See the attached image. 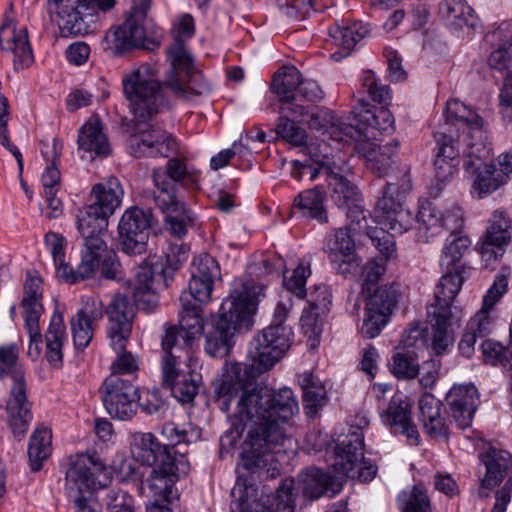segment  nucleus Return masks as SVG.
I'll list each match as a JSON object with an SVG mask.
<instances>
[{"mask_svg":"<svg viewBox=\"0 0 512 512\" xmlns=\"http://www.w3.org/2000/svg\"><path fill=\"white\" fill-rule=\"evenodd\" d=\"M264 286L252 283H235L233 291L222 302L213 328L206 335L205 350L213 357L228 354L234 333L251 324L257 302L264 295Z\"/></svg>","mask_w":512,"mask_h":512,"instance_id":"1","label":"nucleus"},{"mask_svg":"<svg viewBox=\"0 0 512 512\" xmlns=\"http://www.w3.org/2000/svg\"><path fill=\"white\" fill-rule=\"evenodd\" d=\"M445 126L461 133L455 138L459 140V148H463V167L466 173L482 169L491 163V148L483 119L470 107L454 99L446 104L444 111Z\"/></svg>","mask_w":512,"mask_h":512,"instance_id":"2","label":"nucleus"},{"mask_svg":"<svg viewBox=\"0 0 512 512\" xmlns=\"http://www.w3.org/2000/svg\"><path fill=\"white\" fill-rule=\"evenodd\" d=\"M124 191L116 177L93 186V203L78 209L77 229L84 240V249L104 248L103 236L107 232L108 218L120 206Z\"/></svg>","mask_w":512,"mask_h":512,"instance_id":"3","label":"nucleus"},{"mask_svg":"<svg viewBox=\"0 0 512 512\" xmlns=\"http://www.w3.org/2000/svg\"><path fill=\"white\" fill-rule=\"evenodd\" d=\"M18 358L19 347L17 344L0 346V378L10 376L13 381L6 404L8 424L15 436L22 437L26 434L32 421V412L26 395L24 371Z\"/></svg>","mask_w":512,"mask_h":512,"instance_id":"4","label":"nucleus"},{"mask_svg":"<svg viewBox=\"0 0 512 512\" xmlns=\"http://www.w3.org/2000/svg\"><path fill=\"white\" fill-rule=\"evenodd\" d=\"M123 93L138 122H146L165 106V97L155 70L143 64L122 77Z\"/></svg>","mask_w":512,"mask_h":512,"instance_id":"5","label":"nucleus"},{"mask_svg":"<svg viewBox=\"0 0 512 512\" xmlns=\"http://www.w3.org/2000/svg\"><path fill=\"white\" fill-rule=\"evenodd\" d=\"M131 13L124 23L110 29L105 36L107 49L115 56L134 48L153 50L159 46V41L149 40L145 37L144 21L151 7V0H132Z\"/></svg>","mask_w":512,"mask_h":512,"instance_id":"6","label":"nucleus"},{"mask_svg":"<svg viewBox=\"0 0 512 512\" xmlns=\"http://www.w3.org/2000/svg\"><path fill=\"white\" fill-rule=\"evenodd\" d=\"M65 488L69 496L91 494L111 482L110 472L97 456L80 453L68 458Z\"/></svg>","mask_w":512,"mask_h":512,"instance_id":"7","label":"nucleus"},{"mask_svg":"<svg viewBox=\"0 0 512 512\" xmlns=\"http://www.w3.org/2000/svg\"><path fill=\"white\" fill-rule=\"evenodd\" d=\"M363 447L364 436L358 427H352L343 439L338 440L331 463L335 477H357L361 482L371 481L375 477L376 466L362 463Z\"/></svg>","mask_w":512,"mask_h":512,"instance_id":"8","label":"nucleus"},{"mask_svg":"<svg viewBox=\"0 0 512 512\" xmlns=\"http://www.w3.org/2000/svg\"><path fill=\"white\" fill-rule=\"evenodd\" d=\"M58 8L59 29L63 37L85 35L95 23L97 11L106 12L115 0H54Z\"/></svg>","mask_w":512,"mask_h":512,"instance_id":"9","label":"nucleus"},{"mask_svg":"<svg viewBox=\"0 0 512 512\" xmlns=\"http://www.w3.org/2000/svg\"><path fill=\"white\" fill-rule=\"evenodd\" d=\"M308 106L309 120L307 121L310 130L319 133L316 139H310L309 144L306 145V154H308V147L311 144L319 146L328 145L330 147V158L337 156L338 153L346 145H350L357 136L360 135L358 128H355L351 123H346L337 118L332 112L328 110H319L311 112Z\"/></svg>","mask_w":512,"mask_h":512,"instance_id":"10","label":"nucleus"},{"mask_svg":"<svg viewBox=\"0 0 512 512\" xmlns=\"http://www.w3.org/2000/svg\"><path fill=\"white\" fill-rule=\"evenodd\" d=\"M330 147L311 144L308 147V154L318 163L321 170L330 178V186L333 188L332 199L339 208H345L361 200L357 187L352 184L344 175L348 171L345 160L334 156L330 158Z\"/></svg>","mask_w":512,"mask_h":512,"instance_id":"11","label":"nucleus"},{"mask_svg":"<svg viewBox=\"0 0 512 512\" xmlns=\"http://www.w3.org/2000/svg\"><path fill=\"white\" fill-rule=\"evenodd\" d=\"M152 222L150 209L134 206L125 210L118 223V240L124 253L141 255L146 251Z\"/></svg>","mask_w":512,"mask_h":512,"instance_id":"12","label":"nucleus"},{"mask_svg":"<svg viewBox=\"0 0 512 512\" xmlns=\"http://www.w3.org/2000/svg\"><path fill=\"white\" fill-rule=\"evenodd\" d=\"M102 400L108 414L119 420H130L139 407L140 395L130 378L110 374L102 385Z\"/></svg>","mask_w":512,"mask_h":512,"instance_id":"13","label":"nucleus"},{"mask_svg":"<svg viewBox=\"0 0 512 512\" xmlns=\"http://www.w3.org/2000/svg\"><path fill=\"white\" fill-rule=\"evenodd\" d=\"M189 471V462L184 453L177 456L163 455L160 464L153 466L147 486L154 500L172 502L178 497L175 488L181 475Z\"/></svg>","mask_w":512,"mask_h":512,"instance_id":"14","label":"nucleus"},{"mask_svg":"<svg viewBox=\"0 0 512 512\" xmlns=\"http://www.w3.org/2000/svg\"><path fill=\"white\" fill-rule=\"evenodd\" d=\"M409 190L405 185L402 191L394 183L386 184L382 196L378 199L375 210V222L396 234H403L412 225V214L404 209L402 194Z\"/></svg>","mask_w":512,"mask_h":512,"instance_id":"15","label":"nucleus"},{"mask_svg":"<svg viewBox=\"0 0 512 512\" xmlns=\"http://www.w3.org/2000/svg\"><path fill=\"white\" fill-rule=\"evenodd\" d=\"M163 86L172 96L183 100H191L193 96H205L212 91L211 83L194 67L192 57H189L187 67L170 65Z\"/></svg>","mask_w":512,"mask_h":512,"instance_id":"16","label":"nucleus"},{"mask_svg":"<svg viewBox=\"0 0 512 512\" xmlns=\"http://www.w3.org/2000/svg\"><path fill=\"white\" fill-rule=\"evenodd\" d=\"M133 297L138 309L153 311L159 304L158 291L169 284L163 265L159 262L142 264L137 268Z\"/></svg>","mask_w":512,"mask_h":512,"instance_id":"17","label":"nucleus"},{"mask_svg":"<svg viewBox=\"0 0 512 512\" xmlns=\"http://www.w3.org/2000/svg\"><path fill=\"white\" fill-rule=\"evenodd\" d=\"M397 303V289L394 285H385L369 296L365 307V318L361 327L363 337L372 339L386 326L393 308Z\"/></svg>","mask_w":512,"mask_h":512,"instance_id":"18","label":"nucleus"},{"mask_svg":"<svg viewBox=\"0 0 512 512\" xmlns=\"http://www.w3.org/2000/svg\"><path fill=\"white\" fill-rule=\"evenodd\" d=\"M107 336L110 346L115 352H120L130 339L134 307L127 296L116 294L107 309Z\"/></svg>","mask_w":512,"mask_h":512,"instance_id":"19","label":"nucleus"},{"mask_svg":"<svg viewBox=\"0 0 512 512\" xmlns=\"http://www.w3.org/2000/svg\"><path fill=\"white\" fill-rule=\"evenodd\" d=\"M152 179L156 188L153 196L154 202L165 208L173 199L182 198L177 190L179 183L187 179L195 180L185 162L177 158L169 159L166 168L154 169Z\"/></svg>","mask_w":512,"mask_h":512,"instance_id":"20","label":"nucleus"},{"mask_svg":"<svg viewBox=\"0 0 512 512\" xmlns=\"http://www.w3.org/2000/svg\"><path fill=\"white\" fill-rule=\"evenodd\" d=\"M120 268L116 253L110 250L106 242H104V248H101V250H82L81 262L75 269L72 283L93 277L97 270L100 271L101 276L104 278L114 280L118 278L121 271Z\"/></svg>","mask_w":512,"mask_h":512,"instance_id":"21","label":"nucleus"},{"mask_svg":"<svg viewBox=\"0 0 512 512\" xmlns=\"http://www.w3.org/2000/svg\"><path fill=\"white\" fill-rule=\"evenodd\" d=\"M129 146L135 157H170L177 150L176 140L160 127L139 130L132 135Z\"/></svg>","mask_w":512,"mask_h":512,"instance_id":"22","label":"nucleus"},{"mask_svg":"<svg viewBox=\"0 0 512 512\" xmlns=\"http://www.w3.org/2000/svg\"><path fill=\"white\" fill-rule=\"evenodd\" d=\"M300 80L301 73L294 66H284L274 75L271 90L282 103L281 113L287 112L295 117H304L308 114V106L297 103L296 93Z\"/></svg>","mask_w":512,"mask_h":512,"instance_id":"23","label":"nucleus"},{"mask_svg":"<svg viewBox=\"0 0 512 512\" xmlns=\"http://www.w3.org/2000/svg\"><path fill=\"white\" fill-rule=\"evenodd\" d=\"M449 413L459 429L472 425L480 403L478 389L473 384L454 385L446 394Z\"/></svg>","mask_w":512,"mask_h":512,"instance_id":"24","label":"nucleus"},{"mask_svg":"<svg viewBox=\"0 0 512 512\" xmlns=\"http://www.w3.org/2000/svg\"><path fill=\"white\" fill-rule=\"evenodd\" d=\"M383 424L393 434L406 437L410 445L420 443V435L411 417V405L403 395L395 394L388 407L380 414Z\"/></svg>","mask_w":512,"mask_h":512,"instance_id":"25","label":"nucleus"},{"mask_svg":"<svg viewBox=\"0 0 512 512\" xmlns=\"http://www.w3.org/2000/svg\"><path fill=\"white\" fill-rule=\"evenodd\" d=\"M359 131L360 135L350 145H354L358 153L365 158L366 166L373 174L379 177L385 176L396 156L398 142L392 140L381 145L377 141L362 139L363 132L361 129Z\"/></svg>","mask_w":512,"mask_h":512,"instance_id":"26","label":"nucleus"},{"mask_svg":"<svg viewBox=\"0 0 512 512\" xmlns=\"http://www.w3.org/2000/svg\"><path fill=\"white\" fill-rule=\"evenodd\" d=\"M352 113L356 123L352 125L362 130V139L377 141L376 132L391 133L394 130V118L388 109L375 108L359 100Z\"/></svg>","mask_w":512,"mask_h":512,"instance_id":"27","label":"nucleus"},{"mask_svg":"<svg viewBox=\"0 0 512 512\" xmlns=\"http://www.w3.org/2000/svg\"><path fill=\"white\" fill-rule=\"evenodd\" d=\"M101 300L88 298L82 308L70 320L74 346L78 350L85 349L91 342L94 329L104 315Z\"/></svg>","mask_w":512,"mask_h":512,"instance_id":"28","label":"nucleus"},{"mask_svg":"<svg viewBox=\"0 0 512 512\" xmlns=\"http://www.w3.org/2000/svg\"><path fill=\"white\" fill-rule=\"evenodd\" d=\"M508 281L505 275H497L493 285L483 297L481 309L468 321L466 330L479 338L490 334L494 328V318L491 311L494 305L506 293Z\"/></svg>","mask_w":512,"mask_h":512,"instance_id":"29","label":"nucleus"},{"mask_svg":"<svg viewBox=\"0 0 512 512\" xmlns=\"http://www.w3.org/2000/svg\"><path fill=\"white\" fill-rule=\"evenodd\" d=\"M0 47L3 51L14 54L16 69L27 68L34 61L27 29H17L12 22L5 23L0 28Z\"/></svg>","mask_w":512,"mask_h":512,"instance_id":"30","label":"nucleus"},{"mask_svg":"<svg viewBox=\"0 0 512 512\" xmlns=\"http://www.w3.org/2000/svg\"><path fill=\"white\" fill-rule=\"evenodd\" d=\"M434 137L437 144L434 161L435 176L439 181L444 182L453 175L459 163V140H455L452 129L447 127L442 132H436Z\"/></svg>","mask_w":512,"mask_h":512,"instance_id":"31","label":"nucleus"},{"mask_svg":"<svg viewBox=\"0 0 512 512\" xmlns=\"http://www.w3.org/2000/svg\"><path fill=\"white\" fill-rule=\"evenodd\" d=\"M463 276L460 273L446 271L434 290V300L427 307L429 317H455L452 303L461 290Z\"/></svg>","mask_w":512,"mask_h":512,"instance_id":"32","label":"nucleus"},{"mask_svg":"<svg viewBox=\"0 0 512 512\" xmlns=\"http://www.w3.org/2000/svg\"><path fill=\"white\" fill-rule=\"evenodd\" d=\"M78 150L83 152L82 158L93 160L96 157H106L111 152V147L103 125L97 117H90L80 128L78 133Z\"/></svg>","mask_w":512,"mask_h":512,"instance_id":"33","label":"nucleus"},{"mask_svg":"<svg viewBox=\"0 0 512 512\" xmlns=\"http://www.w3.org/2000/svg\"><path fill=\"white\" fill-rule=\"evenodd\" d=\"M195 32L194 20L191 15L184 14L173 23L171 34L173 43L167 49V61L170 65H182L187 67L189 57H192L186 48V42Z\"/></svg>","mask_w":512,"mask_h":512,"instance_id":"34","label":"nucleus"},{"mask_svg":"<svg viewBox=\"0 0 512 512\" xmlns=\"http://www.w3.org/2000/svg\"><path fill=\"white\" fill-rule=\"evenodd\" d=\"M370 32L369 27L362 22H343L330 29V37L339 50L331 54V57L339 61L350 55L354 46L364 39Z\"/></svg>","mask_w":512,"mask_h":512,"instance_id":"35","label":"nucleus"},{"mask_svg":"<svg viewBox=\"0 0 512 512\" xmlns=\"http://www.w3.org/2000/svg\"><path fill=\"white\" fill-rule=\"evenodd\" d=\"M133 456L143 465L155 466L160 464L163 455L177 456L178 451L162 446L151 433H135L131 438Z\"/></svg>","mask_w":512,"mask_h":512,"instance_id":"36","label":"nucleus"},{"mask_svg":"<svg viewBox=\"0 0 512 512\" xmlns=\"http://www.w3.org/2000/svg\"><path fill=\"white\" fill-rule=\"evenodd\" d=\"M420 420L424 432L434 439L445 438L448 426L441 416V403L432 394H425L419 400Z\"/></svg>","mask_w":512,"mask_h":512,"instance_id":"37","label":"nucleus"},{"mask_svg":"<svg viewBox=\"0 0 512 512\" xmlns=\"http://www.w3.org/2000/svg\"><path fill=\"white\" fill-rule=\"evenodd\" d=\"M181 309L179 311V329L181 340L185 346H191L194 339L201 335L204 324L201 304L192 302L187 295L180 297Z\"/></svg>","mask_w":512,"mask_h":512,"instance_id":"38","label":"nucleus"},{"mask_svg":"<svg viewBox=\"0 0 512 512\" xmlns=\"http://www.w3.org/2000/svg\"><path fill=\"white\" fill-rule=\"evenodd\" d=\"M67 340L66 326L63 315L55 311L45 333L46 359L54 367H60L63 362V345Z\"/></svg>","mask_w":512,"mask_h":512,"instance_id":"39","label":"nucleus"},{"mask_svg":"<svg viewBox=\"0 0 512 512\" xmlns=\"http://www.w3.org/2000/svg\"><path fill=\"white\" fill-rule=\"evenodd\" d=\"M325 193L319 187L307 189L299 193L293 201V209L302 216L317 220L319 223L328 222L324 206Z\"/></svg>","mask_w":512,"mask_h":512,"instance_id":"40","label":"nucleus"},{"mask_svg":"<svg viewBox=\"0 0 512 512\" xmlns=\"http://www.w3.org/2000/svg\"><path fill=\"white\" fill-rule=\"evenodd\" d=\"M355 234V227L345 226L335 229L326 237L324 251L330 262H336L339 257H349L356 252Z\"/></svg>","mask_w":512,"mask_h":512,"instance_id":"41","label":"nucleus"},{"mask_svg":"<svg viewBox=\"0 0 512 512\" xmlns=\"http://www.w3.org/2000/svg\"><path fill=\"white\" fill-rule=\"evenodd\" d=\"M471 241L467 236L451 234L445 242L443 247L440 265L449 272L462 273L465 270L462 265L461 259L469 251Z\"/></svg>","mask_w":512,"mask_h":512,"instance_id":"42","label":"nucleus"},{"mask_svg":"<svg viewBox=\"0 0 512 512\" xmlns=\"http://www.w3.org/2000/svg\"><path fill=\"white\" fill-rule=\"evenodd\" d=\"M52 452V432L46 426H38L28 445V458L33 472L39 471Z\"/></svg>","mask_w":512,"mask_h":512,"instance_id":"43","label":"nucleus"},{"mask_svg":"<svg viewBox=\"0 0 512 512\" xmlns=\"http://www.w3.org/2000/svg\"><path fill=\"white\" fill-rule=\"evenodd\" d=\"M165 216V227L171 235L181 239L187 233V226L191 223V212L186 208L182 198H176L168 203V207L155 204Z\"/></svg>","mask_w":512,"mask_h":512,"instance_id":"44","label":"nucleus"},{"mask_svg":"<svg viewBox=\"0 0 512 512\" xmlns=\"http://www.w3.org/2000/svg\"><path fill=\"white\" fill-rule=\"evenodd\" d=\"M38 276L27 274L24 283V296L21 301L24 321L39 320L44 312L42 304L43 288Z\"/></svg>","mask_w":512,"mask_h":512,"instance_id":"45","label":"nucleus"},{"mask_svg":"<svg viewBox=\"0 0 512 512\" xmlns=\"http://www.w3.org/2000/svg\"><path fill=\"white\" fill-rule=\"evenodd\" d=\"M303 392V402L309 413H315L327 401V392L322 381L310 372H304L298 377Z\"/></svg>","mask_w":512,"mask_h":512,"instance_id":"46","label":"nucleus"},{"mask_svg":"<svg viewBox=\"0 0 512 512\" xmlns=\"http://www.w3.org/2000/svg\"><path fill=\"white\" fill-rule=\"evenodd\" d=\"M66 239L63 235L50 231L45 235V245L52 255L57 276L72 283L75 269L65 261Z\"/></svg>","mask_w":512,"mask_h":512,"instance_id":"47","label":"nucleus"},{"mask_svg":"<svg viewBox=\"0 0 512 512\" xmlns=\"http://www.w3.org/2000/svg\"><path fill=\"white\" fill-rule=\"evenodd\" d=\"M442 212L432 203L422 204L417 216V237L422 242H428L429 239L442 230Z\"/></svg>","mask_w":512,"mask_h":512,"instance_id":"48","label":"nucleus"},{"mask_svg":"<svg viewBox=\"0 0 512 512\" xmlns=\"http://www.w3.org/2000/svg\"><path fill=\"white\" fill-rule=\"evenodd\" d=\"M440 11L447 22L456 29L474 27L476 24L474 11L464 0H443Z\"/></svg>","mask_w":512,"mask_h":512,"instance_id":"49","label":"nucleus"},{"mask_svg":"<svg viewBox=\"0 0 512 512\" xmlns=\"http://www.w3.org/2000/svg\"><path fill=\"white\" fill-rule=\"evenodd\" d=\"M198 366L197 360L189 354L187 359L185 355L178 353H166L161 358V374L163 386L171 381H176L187 374V370L195 369Z\"/></svg>","mask_w":512,"mask_h":512,"instance_id":"50","label":"nucleus"},{"mask_svg":"<svg viewBox=\"0 0 512 512\" xmlns=\"http://www.w3.org/2000/svg\"><path fill=\"white\" fill-rule=\"evenodd\" d=\"M469 174L474 177L472 192L477 194L478 198H483L493 193L505 184L503 181L504 177L502 174L499 175L497 173L496 166L492 162L485 164L482 169L470 172Z\"/></svg>","mask_w":512,"mask_h":512,"instance_id":"51","label":"nucleus"},{"mask_svg":"<svg viewBox=\"0 0 512 512\" xmlns=\"http://www.w3.org/2000/svg\"><path fill=\"white\" fill-rule=\"evenodd\" d=\"M299 482L302 484L303 495L314 500L320 498L328 490L332 476L319 468L311 467L299 476Z\"/></svg>","mask_w":512,"mask_h":512,"instance_id":"52","label":"nucleus"},{"mask_svg":"<svg viewBox=\"0 0 512 512\" xmlns=\"http://www.w3.org/2000/svg\"><path fill=\"white\" fill-rule=\"evenodd\" d=\"M435 323L432 325L430 336V343L428 342L427 349L432 354L440 356L444 354L449 347L453 344L454 338L452 333L448 331V327L452 324L455 317H431Z\"/></svg>","mask_w":512,"mask_h":512,"instance_id":"53","label":"nucleus"},{"mask_svg":"<svg viewBox=\"0 0 512 512\" xmlns=\"http://www.w3.org/2000/svg\"><path fill=\"white\" fill-rule=\"evenodd\" d=\"M201 375L195 369L187 370V374L167 383L164 387L171 390L172 395L182 403L191 402L198 393Z\"/></svg>","mask_w":512,"mask_h":512,"instance_id":"54","label":"nucleus"},{"mask_svg":"<svg viewBox=\"0 0 512 512\" xmlns=\"http://www.w3.org/2000/svg\"><path fill=\"white\" fill-rule=\"evenodd\" d=\"M62 147V142L54 138L51 149V163L46 167L41 177L44 195H50L51 192H58L60 189L61 174L57 162L60 159Z\"/></svg>","mask_w":512,"mask_h":512,"instance_id":"55","label":"nucleus"},{"mask_svg":"<svg viewBox=\"0 0 512 512\" xmlns=\"http://www.w3.org/2000/svg\"><path fill=\"white\" fill-rule=\"evenodd\" d=\"M160 434L166 443L161 444L166 448L175 450V446L181 443H192L200 438V432L192 427L189 429L180 428L173 422H166L162 425Z\"/></svg>","mask_w":512,"mask_h":512,"instance_id":"56","label":"nucleus"},{"mask_svg":"<svg viewBox=\"0 0 512 512\" xmlns=\"http://www.w3.org/2000/svg\"><path fill=\"white\" fill-rule=\"evenodd\" d=\"M398 502L403 512H431L430 499L421 485H415L410 491L402 492Z\"/></svg>","mask_w":512,"mask_h":512,"instance_id":"57","label":"nucleus"},{"mask_svg":"<svg viewBox=\"0 0 512 512\" xmlns=\"http://www.w3.org/2000/svg\"><path fill=\"white\" fill-rule=\"evenodd\" d=\"M326 313L309 307L302 312L300 325L313 348L319 344V337L323 331V317Z\"/></svg>","mask_w":512,"mask_h":512,"instance_id":"58","label":"nucleus"},{"mask_svg":"<svg viewBox=\"0 0 512 512\" xmlns=\"http://www.w3.org/2000/svg\"><path fill=\"white\" fill-rule=\"evenodd\" d=\"M9 104L6 97L0 95V144L7 149L16 159L19 169V176L23 172V157L16 145L10 139L8 131Z\"/></svg>","mask_w":512,"mask_h":512,"instance_id":"59","label":"nucleus"},{"mask_svg":"<svg viewBox=\"0 0 512 512\" xmlns=\"http://www.w3.org/2000/svg\"><path fill=\"white\" fill-rule=\"evenodd\" d=\"M390 368L398 379H414L419 375L420 370L416 355L410 352L395 353Z\"/></svg>","mask_w":512,"mask_h":512,"instance_id":"60","label":"nucleus"},{"mask_svg":"<svg viewBox=\"0 0 512 512\" xmlns=\"http://www.w3.org/2000/svg\"><path fill=\"white\" fill-rule=\"evenodd\" d=\"M501 343L488 339L481 345L482 356L485 363L490 365H501L512 369V351Z\"/></svg>","mask_w":512,"mask_h":512,"instance_id":"61","label":"nucleus"},{"mask_svg":"<svg viewBox=\"0 0 512 512\" xmlns=\"http://www.w3.org/2000/svg\"><path fill=\"white\" fill-rule=\"evenodd\" d=\"M275 132L279 137L294 146H304V151L306 152V145L309 144L306 131L297 126L287 116H280L278 118Z\"/></svg>","mask_w":512,"mask_h":512,"instance_id":"62","label":"nucleus"},{"mask_svg":"<svg viewBox=\"0 0 512 512\" xmlns=\"http://www.w3.org/2000/svg\"><path fill=\"white\" fill-rule=\"evenodd\" d=\"M189 248L187 245L176 241L167 242L163 247V254L165 258V265L163 268L166 271L168 280L171 278L172 273L177 270L188 259ZM164 265L163 263H161Z\"/></svg>","mask_w":512,"mask_h":512,"instance_id":"63","label":"nucleus"},{"mask_svg":"<svg viewBox=\"0 0 512 512\" xmlns=\"http://www.w3.org/2000/svg\"><path fill=\"white\" fill-rule=\"evenodd\" d=\"M395 235L397 234L384 226L367 230V236L371 239L372 244L386 259L390 258L395 252Z\"/></svg>","mask_w":512,"mask_h":512,"instance_id":"64","label":"nucleus"}]
</instances>
